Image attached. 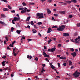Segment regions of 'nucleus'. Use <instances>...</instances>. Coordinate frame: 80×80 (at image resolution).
<instances>
[{"label": "nucleus", "instance_id": "1", "mask_svg": "<svg viewBox=\"0 0 80 80\" xmlns=\"http://www.w3.org/2000/svg\"><path fill=\"white\" fill-rule=\"evenodd\" d=\"M36 18L37 19H40L41 18H43L44 17L43 15V13H38L36 14Z\"/></svg>", "mask_w": 80, "mask_h": 80}, {"label": "nucleus", "instance_id": "2", "mask_svg": "<svg viewBox=\"0 0 80 80\" xmlns=\"http://www.w3.org/2000/svg\"><path fill=\"white\" fill-rule=\"evenodd\" d=\"M72 75L75 78H78V77H80V72H78V71H76L72 74Z\"/></svg>", "mask_w": 80, "mask_h": 80}, {"label": "nucleus", "instance_id": "3", "mask_svg": "<svg viewBox=\"0 0 80 80\" xmlns=\"http://www.w3.org/2000/svg\"><path fill=\"white\" fill-rule=\"evenodd\" d=\"M65 28V25H61L59 26V28H57V30L58 31H63Z\"/></svg>", "mask_w": 80, "mask_h": 80}, {"label": "nucleus", "instance_id": "4", "mask_svg": "<svg viewBox=\"0 0 80 80\" xmlns=\"http://www.w3.org/2000/svg\"><path fill=\"white\" fill-rule=\"evenodd\" d=\"M80 37L78 36V38H77L75 39V43H79V42L77 41L78 40V41H80Z\"/></svg>", "mask_w": 80, "mask_h": 80}, {"label": "nucleus", "instance_id": "5", "mask_svg": "<svg viewBox=\"0 0 80 80\" xmlns=\"http://www.w3.org/2000/svg\"><path fill=\"white\" fill-rule=\"evenodd\" d=\"M20 18L14 17L13 20H14V22H16V21H18V20H20Z\"/></svg>", "mask_w": 80, "mask_h": 80}, {"label": "nucleus", "instance_id": "6", "mask_svg": "<svg viewBox=\"0 0 80 80\" xmlns=\"http://www.w3.org/2000/svg\"><path fill=\"white\" fill-rule=\"evenodd\" d=\"M11 70V68L9 67H7L3 69V70Z\"/></svg>", "mask_w": 80, "mask_h": 80}, {"label": "nucleus", "instance_id": "7", "mask_svg": "<svg viewBox=\"0 0 80 80\" xmlns=\"http://www.w3.org/2000/svg\"><path fill=\"white\" fill-rule=\"evenodd\" d=\"M52 28H48V30L47 33H50V32H52Z\"/></svg>", "mask_w": 80, "mask_h": 80}, {"label": "nucleus", "instance_id": "8", "mask_svg": "<svg viewBox=\"0 0 80 80\" xmlns=\"http://www.w3.org/2000/svg\"><path fill=\"white\" fill-rule=\"evenodd\" d=\"M59 13H61L62 14H65V11H59Z\"/></svg>", "mask_w": 80, "mask_h": 80}, {"label": "nucleus", "instance_id": "9", "mask_svg": "<svg viewBox=\"0 0 80 80\" xmlns=\"http://www.w3.org/2000/svg\"><path fill=\"white\" fill-rule=\"evenodd\" d=\"M27 58L29 60H31L32 59V56H30L29 55H28L27 56Z\"/></svg>", "mask_w": 80, "mask_h": 80}, {"label": "nucleus", "instance_id": "10", "mask_svg": "<svg viewBox=\"0 0 80 80\" xmlns=\"http://www.w3.org/2000/svg\"><path fill=\"white\" fill-rule=\"evenodd\" d=\"M72 55L73 56V57H75L76 55H77V53L75 52H72L71 53Z\"/></svg>", "mask_w": 80, "mask_h": 80}, {"label": "nucleus", "instance_id": "11", "mask_svg": "<svg viewBox=\"0 0 80 80\" xmlns=\"http://www.w3.org/2000/svg\"><path fill=\"white\" fill-rule=\"evenodd\" d=\"M47 13H48V14H50L51 13H52L51 11H50L49 9H47Z\"/></svg>", "mask_w": 80, "mask_h": 80}, {"label": "nucleus", "instance_id": "12", "mask_svg": "<svg viewBox=\"0 0 80 80\" xmlns=\"http://www.w3.org/2000/svg\"><path fill=\"white\" fill-rule=\"evenodd\" d=\"M1 18H5L6 16L4 14H2L1 15Z\"/></svg>", "mask_w": 80, "mask_h": 80}, {"label": "nucleus", "instance_id": "13", "mask_svg": "<svg viewBox=\"0 0 80 80\" xmlns=\"http://www.w3.org/2000/svg\"><path fill=\"white\" fill-rule=\"evenodd\" d=\"M65 2L67 3H68V4H70V3H72V0H71V1H65Z\"/></svg>", "mask_w": 80, "mask_h": 80}, {"label": "nucleus", "instance_id": "14", "mask_svg": "<svg viewBox=\"0 0 80 80\" xmlns=\"http://www.w3.org/2000/svg\"><path fill=\"white\" fill-rule=\"evenodd\" d=\"M63 36H69V34L68 33H63Z\"/></svg>", "mask_w": 80, "mask_h": 80}, {"label": "nucleus", "instance_id": "15", "mask_svg": "<svg viewBox=\"0 0 80 80\" xmlns=\"http://www.w3.org/2000/svg\"><path fill=\"white\" fill-rule=\"evenodd\" d=\"M51 52H53L56 50V48H52L51 49Z\"/></svg>", "mask_w": 80, "mask_h": 80}, {"label": "nucleus", "instance_id": "16", "mask_svg": "<svg viewBox=\"0 0 80 80\" xmlns=\"http://www.w3.org/2000/svg\"><path fill=\"white\" fill-rule=\"evenodd\" d=\"M15 48H14L13 49V53L14 54V56H17V53H15Z\"/></svg>", "mask_w": 80, "mask_h": 80}, {"label": "nucleus", "instance_id": "17", "mask_svg": "<svg viewBox=\"0 0 80 80\" xmlns=\"http://www.w3.org/2000/svg\"><path fill=\"white\" fill-rule=\"evenodd\" d=\"M0 23L2 25H6V24H5V22H2V21H0Z\"/></svg>", "mask_w": 80, "mask_h": 80}, {"label": "nucleus", "instance_id": "18", "mask_svg": "<svg viewBox=\"0 0 80 80\" xmlns=\"http://www.w3.org/2000/svg\"><path fill=\"white\" fill-rule=\"evenodd\" d=\"M30 16H29V17H27V18L26 19V21L28 22V21H29L30 20Z\"/></svg>", "mask_w": 80, "mask_h": 80}, {"label": "nucleus", "instance_id": "19", "mask_svg": "<svg viewBox=\"0 0 80 80\" xmlns=\"http://www.w3.org/2000/svg\"><path fill=\"white\" fill-rule=\"evenodd\" d=\"M6 62V61H3L2 62V66H3V67H4V66H5V62Z\"/></svg>", "mask_w": 80, "mask_h": 80}, {"label": "nucleus", "instance_id": "20", "mask_svg": "<svg viewBox=\"0 0 80 80\" xmlns=\"http://www.w3.org/2000/svg\"><path fill=\"white\" fill-rule=\"evenodd\" d=\"M16 32L18 34H20V32H21V30H17L16 31Z\"/></svg>", "mask_w": 80, "mask_h": 80}, {"label": "nucleus", "instance_id": "21", "mask_svg": "<svg viewBox=\"0 0 80 80\" xmlns=\"http://www.w3.org/2000/svg\"><path fill=\"white\" fill-rule=\"evenodd\" d=\"M3 11H5V12H7L8 11V8H6L3 9Z\"/></svg>", "mask_w": 80, "mask_h": 80}, {"label": "nucleus", "instance_id": "22", "mask_svg": "<svg viewBox=\"0 0 80 80\" xmlns=\"http://www.w3.org/2000/svg\"><path fill=\"white\" fill-rule=\"evenodd\" d=\"M33 33H37V30L35 29H32V30Z\"/></svg>", "mask_w": 80, "mask_h": 80}, {"label": "nucleus", "instance_id": "23", "mask_svg": "<svg viewBox=\"0 0 80 80\" xmlns=\"http://www.w3.org/2000/svg\"><path fill=\"white\" fill-rule=\"evenodd\" d=\"M71 2L73 3H77V1L76 0H71Z\"/></svg>", "mask_w": 80, "mask_h": 80}, {"label": "nucleus", "instance_id": "24", "mask_svg": "<svg viewBox=\"0 0 80 80\" xmlns=\"http://www.w3.org/2000/svg\"><path fill=\"white\" fill-rule=\"evenodd\" d=\"M29 5H35V3H33V2H29Z\"/></svg>", "mask_w": 80, "mask_h": 80}, {"label": "nucleus", "instance_id": "25", "mask_svg": "<svg viewBox=\"0 0 80 80\" xmlns=\"http://www.w3.org/2000/svg\"><path fill=\"white\" fill-rule=\"evenodd\" d=\"M69 65L70 66L72 65V62L71 61H69Z\"/></svg>", "mask_w": 80, "mask_h": 80}, {"label": "nucleus", "instance_id": "26", "mask_svg": "<svg viewBox=\"0 0 80 80\" xmlns=\"http://www.w3.org/2000/svg\"><path fill=\"white\" fill-rule=\"evenodd\" d=\"M72 17H73V15H72L70 14V15H69V18H72Z\"/></svg>", "mask_w": 80, "mask_h": 80}, {"label": "nucleus", "instance_id": "27", "mask_svg": "<svg viewBox=\"0 0 80 80\" xmlns=\"http://www.w3.org/2000/svg\"><path fill=\"white\" fill-rule=\"evenodd\" d=\"M52 39H49L48 41V44H50V43L52 42Z\"/></svg>", "mask_w": 80, "mask_h": 80}, {"label": "nucleus", "instance_id": "28", "mask_svg": "<svg viewBox=\"0 0 80 80\" xmlns=\"http://www.w3.org/2000/svg\"><path fill=\"white\" fill-rule=\"evenodd\" d=\"M51 68H52V69H54V68H55V66H54L53 65H52L51 66Z\"/></svg>", "mask_w": 80, "mask_h": 80}, {"label": "nucleus", "instance_id": "29", "mask_svg": "<svg viewBox=\"0 0 80 80\" xmlns=\"http://www.w3.org/2000/svg\"><path fill=\"white\" fill-rule=\"evenodd\" d=\"M1 1H3L4 2H5V3H8V1L7 0H0Z\"/></svg>", "mask_w": 80, "mask_h": 80}, {"label": "nucleus", "instance_id": "30", "mask_svg": "<svg viewBox=\"0 0 80 80\" xmlns=\"http://www.w3.org/2000/svg\"><path fill=\"white\" fill-rule=\"evenodd\" d=\"M19 10H23L24 8H20L19 9Z\"/></svg>", "mask_w": 80, "mask_h": 80}, {"label": "nucleus", "instance_id": "31", "mask_svg": "<svg viewBox=\"0 0 80 80\" xmlns=\"http://www.w3.org/2000/svg\"><path fill=\"white\" fill-rule=\"evenodd\" d=\"M22 5H23V6H27V4H26V3H25V2H23L22 3Z\"/></svg>", "mask_w": 80, "mask_h": 80}, {"label": "nucleus", "instance_id": "32", "mask_svg": "<svg viewBox=\"0 0 80 80\" xmlns=\"http://www.w3.org/2000/svg\"><path fill=\"white\" fill-rule=\"evenodd\" d=\"M43 55H44V57H45L46 56H47V54H46V53H45L44 52H43Z\"/></svg>", "mask_w": 80, "mask_h": 80}, {"label": "nucleus", "instance_id": "33", "mask_svg": "<svg viewBox=\"0 0 80 80\" xmlns=\"http://www.w3.org/2000/svg\"><path fill=\"white\" fill-rule=\"evenodd\" d=\"M44 71H45V70H42L41 72V73L39 74V75H42Z\"/></svg>", "mask_w": 80, "mask_h": 80}, {"label": "nucleus", "instance_id": "34", "mask_svg": "<svg viewBox=\"0 0 80 80\" xmlns=\"http://www.w3.org/2000/svg\"><path fill=\"white\" fill-rule=\"evenodd\" d=\"M31 24L32 25H34V23H33V21H32L31 22Z\"/></svg>", "mask_w": 80, "mask_h": 80}, {"label": "nucleus", "instance_id": "35", "mask_svg": "<svg viewBox=\"0 0 80 80\" xmlns=\"http://www.w3.org/2000/svg\"><path fill=\"white\" fill-rule=\"evenodd\" d=\"M52 28H58V27H57V26H53L52 27Z\"/></svg>", "mask_w": 80, "mask_h": 80}, {"label": "nucleus", "instance_id": "36", "mask_svg": "<svg viewBox=\"0 0 80 80\" xmlns=\"http://www.w3.org/2000/svg\"><path fill=\"white\" fill-rule=\"evenodd\" d=\"M15 22V21L14 20V19L12 20V22L13 23V24H15V22Z\"/></svg>", "mask_w": 80, "mask_h": 80}, {"label": "nucleus", "instance_id": "37", "mask_svg": "<svg viewBox=\"0 0 80 80\" xmlns=\"http://www.w3.org/2000/svg\"><path fill=\"white\" fill-rule=\"evenodd\" d=\"M54 17H58V15L57 14H54Z\"/></svg>", "mask_w": 80, "mask_h": 80}, {"label": "nucleus", "instance_id": "38", "mask_svg": "<svg viewBox=\"0 0 80 80\" xmlns=\"http://www.w3.org/2000/svg\"><path fill=\"white\" fill-rule=\"evenodd\" d=\"M11 13H15V11L14 10H12L11 11Z\"/></svg>", "mask_w": 80, "mask_h": 80}, {"label": "nucleus", "instance_id": "39", "mask_svg": "<svg viewBox=\"0 0 80 80\" xmlns=\"http://www.w3.org/2000/svg\"><path fill=\"white\" fill-rule=\"evenodd\" d=\"M77 27H80V23L78 24H77Z\"/></svg>", "mask_w": 80, "mask_h": 80}, {"label": "nucleus", "instance_id": "40", "mask_svg": "<svg viewBox=\"0 0 80 80\" xmlns=\"http://www.w3.org/2000/svg\"><path fill=\"white\" fill-rule=\"evenodd\" d=\"M21 12L22 13H25L26 12L25 11L22 10L21 11Z\"/></svg>", "mask_w": 80, "mask_h": 80}, {"label": "nucleus", "instance_id": "41", "mask_svg": "<svg viewBox=\"0 0 80 80\" xmlns=\"http://www.w3.org/2000/svg\"><path fill=\"white\" fill-rule=\"evenodd\" d=\"M42 23L41 22L38 23V25H42Z\"/></svg>", "mask_w": 80, "mask_h": 80}, {"label": "nucleus", "instance_id": "42", "mask_svg": "<svg viewBox=\"0 0 80 80\" xmlns=\"http://www.w3.org/2000/svg\"><path fill=\"white\" fill-rule=\"evenodd\" d=\"M48 2H49V3H50V2H52V0H47Z\"/></svg>", "mask_w": 80, "mask_h": 80}, {"label": "nucleus", "instance_id": "43", "mask_svg": "<svg viewBox=\"0 0 80 80\" xmlns=\"http://www.w3.org/2000/svg\"><path fill=\"white\" fill-rule=\"evenodd\" d=\"M71 51L72 52H73L74 51V49L73 48H71Z\"/></svg>", "mask_w": 80, "mask_h": 80}, {"label": "nucleus", "instance_id": "44", "mask_svg": "<svg viewBox=\"0 0 80 80\" xmlns=\"http://www.w3.org/2000/svg\"><path fill=\"white\" fill-rule=\"evenodd\" d=\"M23 39L24 40H25V37H22V38L21 40H22Z\"/></svg>", "mask_w": 80, "mask_h": 80}, {"label": "nucleus", "instance_id": "45", "mask_svg": "<svg viewBox=\"0 0 80 80\" xmlns=\"http://www.w3.org/2000/svg\"><path fill=\"white\" fill-rule=\"evenodd\" d=\"M58 46L59 47H61V46H62V45L60 44H59L58 45Z\"/></svg>", "mask_w": 80, "mask_h": 80}, {"label": "nucleus", "instance_id": "46", "mask_svg": "<svg viewBox=\"0 0 80 80\" xmlns=\"http://www.w3.org/2000/svg\"><path fill=\"white\" fill-rule=\"evenodd\" d=\"M34 28H38L36 25H34Z\"/></svg>", "mask_w": 80, "mask_h": 80}, {"label": "nucleus", "instance_id": "47", "mask_svg": "<svg viewBox=\"0 0 80 80\" xmlns=\"http://www.w3.org/2000/svg\"><path fill=\"white\" fill-rule=\"evenodd\" d=\"M52 40H54V41H55V40H56V38H52Z\"/></svg>", "mask_w": 80, "mask_h": 80}, {"label": "nucleus", "instance_id": "48", "mask_svg": "<svg viewBox=\"0 0 80 80\" xmlns=\"http://www.w3.org/2000/svg\"><path fill=\"white\" fill-rule=\"evenodd\" d=\"M45 60H46V61H47L48 62H49V60H48V58H46Z\"/></svg>", "mask_w": 80, "mask_h": 80}, {"label": "nucleus", "instance_id": "49", "mask_svg": "<svg viewBox=\"0 0 80 80\" xmlns=\"http://www.w3.org/2000/svg\"><path fill=\"white\" fill-rule=\"evenodd\" d=\"M38 35L39 36H40V37H42V35H41L40 33V32L38 33Z\"/></svg>", "mask_w": 80, "mask_h": 80}, {"label": "nucleus", "instance_id": "50", "mask_svg": "<svg viewBox=\"0 0 80 80\" xmlns=\"http://www.w3.org/2000/svg\"><path fill=\"white\" fill-rule=\"evenodd\" d=\"M35 60L36 61H38V58L36 57L35 58Z\"/></svg>", "mask_w": 80, "mask_h": 80}, {"label": "nucleus", "instance_id": "51", "mask_svg": "<svg viewBox=\"0 0 80 80\" xmlns=\"http://www.w3.org/2000/svg\"><path fill=\"white\" fill-rule=\"evenodd\" d=\"M45 57H48V58H49V55H47V54H46V56Z\"/></svg>", "mask_w": 80, "mask_h": 80}, {"label": "nucleus", "instance_id": "52", "mask_svg": "<svg viewBox=\"0 0 80 80\" xmlns=\"http://www.w3.org/2000/svg\"><path fill=\"white\" fill-rule=\"evenodd\" d=\"M8 7L9 8V9H10V10H11V7H10V6H8Z\"/></svg>", "mask_w": 80, "mask_h": 80}, {"label": "nucleus", "instance_id": "53", "mask_svg": "<svg viewBox=\"0 0 80 80\" xmlns=\"http://www.w3.org/2000/svg\"><path fill=\"white\" fill-rule=\"evenodd\" d=\"M13 30H14V28H13V27L11 28V31H13Z\"/></svg>", "mask_w": 80, "mask_h": 80}, {"label": "nucleus", "instance_id": "54", "mask_svg": "<svg viewBox=\"0 0 80 80\" xmlns=\"http://www.w3.org/2000/svg\"><path fill=\"white\" fill-rule=\"evenodd\" d=\"M63 65L64 66H66L67 65V64L66 63H64L63 64Z\"/></svg>", "mask_w": 80, "mask_h": 80}, {"label": "nucleus", "instance_id": "55", "mask_svg": "<svg viewBox=\"0 0 80 80\" xmlns=\"http://www.w3.org/2000/svg\"><path fill=\"white\" fill-rule=\"evenodd\" d=\"M48 52H52L51 49H49L48 50Z\"/></svg>", "mask_w": 80, "mask_h": 80}, {"label": "nucleus", "instance_id": "56", "mask_svg": "<svg viewBox=\"0 0 80 80\" xmlns=\"http://www.w3.org/2000/svg\"><path fill=\"white\" fill-rule=\"evenodd\" d=\"M27 8H24V10H25V12H27Z\"/></svg>", "mask_w": 80, "mask_h": 80}, {"label": "nucleus", "instance_id": "57", "mask_svg": "<svg viewBox=\"0 0 80 80\" xmlns=\"http://www.w3.org/2000/svg\"><path fill=\"white\" fill-rule=\"evenodd\" d=\"M58 67H60V64L59 63H58Z\"/></svg>", "mask_w": 80, "mask_h": 80}, {"label": "nucleus", "instance_id": "58", "mask_svg": "<svg viewBox=\"0 0 80 80\" xmlns=\"http://www.w3.org/2000/svg\"><path fill=\"white\" fill-rule=\"evenodd\" d=\"M9 46L10 47H13L12 44H10Z\"/></svg>", "mask_w": 80, "mask_h": 80}, {"label": "nucleus", "instance_id": "59", "mask_svg": "<svg viewBox=\"0 0 80 80\" xmlns=\"http://www.w3.org/2000/svg\"><path fill=\"white\" fill-rule=\"evenodd\" d=\"M5 39H6V40H7V41H8V37H5Z\"/></svg>", "mask_w": 80, "mask_h": 80}, {"label": "nucleus", "instance_id": "60", "mask_svg": "<svg viewBox=\"0 0 80 80\" xmlns=\"http://www.w3.org/2000/svg\"><path fill=\"white\" fill-rule=\"evenodd\" d=\"M45 64H42V67L44 68L45 67Z\"/></svg>", "mask_w": 80, "mask_h": 80}, {"label": "nucleus", "instance_id": "61", "mask_svg": "<svg viewBox=\"0 0 80 80\" xmlns=\"http://www.w3.org/2000/svg\"><path fill=\"white\" fill-rule=\"evenodd\" d=\"M2 58H4V59L6 58V56H3L2 57Z\"/></svg>", "mask_w": 80, "mask_h": 80}, {"label": "nucleus", "instance_id": "62", "mask_svg": "<svg viewBox=\"0 0 80 80\" xmlns=\"http://www.w3.org/2000/svg\"><path fill=\"white\" fill-rule=\"evenodd\" d=\"M75 51L76 52H78V49H75Z\"/></svg>", "mask_w": 80, "mask_h": 80}, {"label": "nucleus", "instance_id": "63", "mask_svg": "<svg viewBox=\"0 0 80 80\" xmlns=\"http://www.w3.org/2000/svg\"><path fill=\"white\" fill-rule=\"evenodd\" d=\"M27 28H30V26L29 25H28L27 26Z\"/></svg>", "mask_w": 80, "mask_h": 80}, {"label": "nucleus", "instance_id": "64", "mask_svg": "<svg viewBox=\"0 0 80 80\" xmlns=\"http://www.w3.org/2000/svg\"><path fill=\"white\" fill-rule=\"evenodd\" d=\"M60 59H63V57H61L59 58Z\"/></svg>", "mask_w": 80, "mask_h": 80}]
</instances>
